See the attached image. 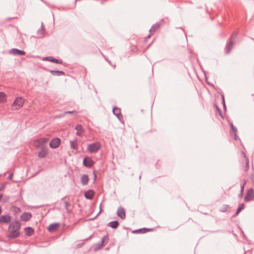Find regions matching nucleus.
<instances>
[{"label":"nucleus","mask_w":254,"mask_h":254,"mask_svg":"<svg viewBox=\"0 0 254 254\" xmlns=\"http://www.w3.org/2000/svg\"><path fill=\"white\" fill-rule=\"evenodd\" d=\"M92 237H93V235H91L89 238L86 239L85 240L87 241L88 240L91 239L92 238Z\"/></svg>","instance_id":"nucleus-42"},{"label":"nucleus","mask_w":254,"mask_h":254,"mask_svg":"<svg viewBox=\"0 0 254 254\" xmlns=\"http://www.w3.org/2000/svg\"><path fill=\"white\" fill-rule=\"evenodd\" d=\"M109 241V236L108 235H105L102 239V240L99 242L103 246L107 245Z\"/></svg>","instance_id":"nucleus-25"},{"label":"nucleus","mask_w":254,"mask_h":254,"mask_svg":"<svg viewBox=\"0 0 254 254\" xmlns=\"http://www.w3.org/2000/svg\"><path fill=\"white\" fill-rule=\"evenodd\" d=\"M51 73L54 75H64L65 74L64 72L63 71H58V70H51Z\"/></svg>","instance_id":"nucleus-30"},{"label":"nucleus","mask_w":254,"mask_h":254,"mask_svg":"<svg viewBox=\"0 0 254 254\" xmlns=\"http://www.w3.org/2000/svg\"><path fill=\"white\" fill-rule=\"evenodd\" d=\"M107 225L113 229H116L119 226V223L118 221L116 220L109 222Z\"/></svg>","instance_id":"nucleus-24"},{"label":"nucleus","mask_w":254,"mask_h":254,"mask_svg":"<svg viewBox=\"0 0 254 254\" xmlns=\"http://www.w3.org/2000/svg\"><path fill=\"white\" fill-rule=\"evenodd\" d=\"M2 196V194H0V201L1 200Z\"/></svg>","instance_id":"nucleus-46"},{"label":"nucleus","mask_w":254,"mask_h":254,"mask_svg":"<svg viewBox=\"0 0 254 254\" xmlns=\"http://www.w3.org/2000/svg\"><path fill=\"white\" fill-rule=\"evenodd\" d=\"M254 197V190L252 189L248 190L246 196L244 198L245 201H249L252 200Z\"/></svg>","instance_id":"nucleus-12"},{"label":"nucleus","mask_w":254,"mask_h":254,"mask_svg":"<svg viewBox=\"0 0 254 254\" xmlns=\"http://www.w3.org/2000/svg\"><path fill=\"white\" fill-rule=\"evenodd\" d=\"M12 177H13V173H11V174L9 175V176L8 177V179H9V180H11V179H12Z\"/></svg>","instance_id":"nucleus-41"},{"label":"nucleus","mask_w":254,"mask_h":254,"mask_svg":"<svg viewBox=\"0 0 254 254\" xmlns=\"http://www.w3.org/2000/svg\"><path fill=\"white\" fill-rule=\"evenodd\" d=\"M24 102V99L22 97H17L15 99L13 102V105H17L19 108H21L23 106Z\"/></svg>","instance_id":"nucleus-14"},{"label":"nucleus","mask_w":254,"mask_h":254,"mask_svg":"<svg viewBox=\"0 0 254 254\" xmlns=\"http://www.w3.org/2000/svg\"><path fill=\"white\" fill-rule=\"evenodd\" d=\"M20 227L21 224L19 221L16 220L11 222L8 227L9 233L7 236V238L9 239H14L19 237Z\"/></svg>","instance_id":"nucleus-1"},{"label":"nucleus","mask_w":254,"mask_h":254,"mask_svg":"<svg viewBox=\"0 0 254 254\" xmlns=\"http://www.w3.org/2000/svg\"><path fill=\"white\" fill-rule=\"evenodd\" d=\"M32 217V215L29 212H24L20 216V219L22 221L26 222L29 221Z\"/></svg>","instance_id":"nucleus-15"},{"label":"nucleus","mask_w":254,"mask_h":254,"mask_svg":"<svg viewBox=\"0 0 254 254\" xmlns=\"http://www.w3.org/2000/svg\"><path fill=\"white\" fill-rule=\"evenodd\" d=\"M117 214L122 219H125L126 217L125 209L122 206H120L117 210Z\"/></svg>","instance_id":"nucleus-9"},{"label":"nucleus","mask_w":254,"mask_h":254,"mask_svg":"<svg viewBox=\"0 0 254 254\" xmlns=\"http://www.w3.org/2000/svg\"><path fill=\"white\" fill-rule=\"evenodd\" d=\"M134 232H140L139 231V229H138V230H137L135 231Z\"/></svg>","instance_id":"nucleus-47"},{"label":"nucleus","mask_w":254,"mask_h":254,"mask_svg":"<svg viewBox=\"0 0 254 254\" xmlns=\"http://www.w3.org/2000/svg\"><path fill=\"white\" fill-rule=\"evenodd\" d=\"M94 194V191L92 190H89L85 192L84 196L88 199H92L93 198Z\"/></svg>","instance_id":"nucleus-19"},{"label":"nucleus","mask_w":254,"mask_h":254,"mask_svg":"<svg viewBox=\"0 0 254 254\" xmlns=\"http://www.w3.org/2000/svg\"><path fill=\"white\" fill-rule=\"evenodd\" d=\"M26 235L28 236H32L34 233V230L32 228L28 227L25 228Z\"/></svg>","instance_id":"nucleus-27"},{"label":"nucleus","mask_w":254,"mask_h":254,"mask_svg":"<svg viewBox=\"0 0 254 254\" xmlns=\"http://www.w3.org/2000/svg\"><path fill=\"white\" fill-rule=\"evenodd\" d=\"M243 154L244 155L243 167L244 171L247 172L249 169V160L248 157L244 152H243Z\"/></svg>","instance_id":"nucleus-10"},{"label":"nucleus","mask_w":254,"mask_h":254,"mask_svg":"<svg viewBox=\"0 0 254 254\" xmlns=\"http://www.w3.org/2000/svg\"><path fill=\"white\" fill-rule=\"evenodd\" d=\"M6 96L3 92H0V103H4L6 102Z\"/></svg>","instance_id":"nucleus-31"},{"label":"nucleus","mask_w":254,"mask_h":254,"mask_svg":"<svg viewBox=\"0 0 254 254\" xmlns=\"http://www.w3.org/2000/svg\"><path fill=\"white\" fill-rule=\"evenodd\" d=\"M11 216L8 215H2L0 216V224L8 223L11 221Z\"/></svg>","instance_id":"nucleus-13"},{"label":"nucleus","mask_w":254,"mask_h":254,"mask_svg":"<svg viewBox=\"0 0 254 254\" xmlns=\"http://www.w3.org/2000/svg\"><path fill=\"white\" fill-rule=\"evenodd\" d=\"M221 98H222V103L223 104H225V98H224V95L223 94H221Z\"/></svg>","instance_id":"nucleus-37"},{"label":"nucleus","mask_w":254,"mask_h":254,"mask_svg":"<svg viewBox=\"0 0 254 254\" xmlns=\"http://www.w3.org/2000/svg\"><path fill=\"white\" fill-rule=\"evenodd\" d=\"M153 230V228L148 229V228H142V229H139V231L140 232V233H146L149 231H151Z\"/></svg>","instance_id":"nucleus-33"},{"label":"nucleus","mask_w":254,"mask_h":254,"mask_svg":"<svg viewBox=\"0 0 254 254\" xmlns=\"http://www.w3.org/2000/svg\"><path fill=\"white\" fill-rule=\"evenodd\" d=\"M70 146L71 148L75 150H77L78 149V143L77 139H74L73 140H70Z\"/></svg>","instance_id":"nucleus-22"},{"label":"nucleus","mask_w":254,"mask_h":254,"mask_svg":"<svg viewBox=\"0 0 254 254\" xmlns=\"http://www.w3.org/2000/svg\"><path fill=\"white\" fill-rule=\"evenodd\" d=\"M230 134L235 140H237V135L236 132H233L232 131H230Z\"/></svg>","instance_id":"nucleus-34"},{"label":"nucleus","mask_w":254,"mask_h":254,"mask_svg":"<svg viewBox=\"0 0 254 254\" xmlns=\"http://www.w3.org/2000/svg\"><path fill=\"white\" fill-rule=\"evenodd\" d=\"M93 175H94V182H95L97 178V175H96V172L95 171L93 172Z\"/></svg>","instance_id":"nucleus-40"},{"label":"nucleus","mask_w":254,"mask_h":254,"mask_svg":"<svg viewBox=\"0 0 254 254\" xmlns=\"http://www.w3.org/2000/svg\"><path fill=\"white\" fill-rule=\"evenodd\" d=\"M163 23L164 20H161L159 22L154 24L149 30V35L145 38H146V40H147V39L149 38L151 35H153L155 32H156L159 29L160 27L163 25Z\"/></svg>","instance_id":"nucleus-5"},{"label":"nucleus","mask_w":254,"mask_h":254,"mask_svg":"<svg viewBox=\"0 0 254 254\" xmlns=\"http://www.w3.org/2000/svg\"><path fill=\"white\" fill-rule=\"evenodd\" d=\"M215 108H216L217 111L219 113V115L220 116H222L221 110L219 109V108L218 107V106L216 104L215 105Z\"/></svg>","instance_id":"nucleus-36"},{"label":"nucleus","mask_w":254,"mask_h":254,"mask_svg":"<svg viewBox=\"0 0 254 254\" xmlns=\"http://www.w3.org/2000/svg\"><path fill=\"white\" fill-rule=\"evenodd\" d=\"M11 52L15 55H20V56L25 55L26 54L25 51H22V50H19L17 49H12L11 50Z\"/></svg>","instance_id":"nucleus-23"},{"label":"nucleus","mask_w":254,"mask_h":254,"mask_svg":"<svg viewBox=\"0 0 254 254\" xmlns=\"http://www.w3.org/2000/svg\"><path fill=\"white\" fill-rule=\"evenodd\" d=\"M75 129L76 130V135L79 136H82L84 134V130L81 125H77L75 127Z\"/></svg>","instance_id":"nucleus-16"},{"label":"nucleus","mask_w":254,"mask_h":254,"mask_svg":"<svg viewBox=\"0 0 254 254\" xmlns=\"http://www.w3.org/2000/svg\"><path fill=\"white\" fill-rule=\"evenodd\" d=\"M48 154V149L45 147H42L40 151L38 153V157L40 158H44Z\"/></svg>","instance_id":"nucleus-18"},{"label":"nucleus","mask_w":254,"mask_h":254,"mask_svg":"<svg viewBox=\"0 0 254 254\" xmlns=\"http://www.w3.org/2000/svg\"><path fill=\"white\" fill-rule=\"evenodd\" d=\"M2 212V208L0 206V214Z\"/></svg>","instance_id":"nucleus-45"},{"label":"nucleus","mask_w":254,"mask_h":254,"mask_svg":"<svg viewBox=\"0 0 254 254\" xmlns=\"http://www.w3.org/2000/svg\"><path fill=\"white\" fill-rule=\"evenodd\" d=\"M230 126L231 127V131L233 132H237V128L234 126L233 125V123H230Z\"/></svg>","instance_id":"nucleus-35"},{"label":"nucleus","mask_w":254,"mask_h":254,"mask_svg":"<svg viewBox=\"0 0 254 254\" xmlns=\"http://www.w3.org/2000/svg\"><path fill=\"white\" fill-rule=\"evenodd\" d=\"M101 148V144L99 142H96L88 145L87 150L90 153H96Z\"/></svg>","instance_id":"nucleus-4"},{"label":"nucleus","mask_w":254,"mask_h":254,"mask_svg":"<svg viewBox=\"0 0 254 254\" xmlns=\"http://www.w3.org/2000/svg\"><path fill=\"white\" fill-rule=\"evenodd\" d=\"M94 161L90 157H85L83 161V164L87 168H91L94 165Z\"/></svg>","instance_id":"nucleus-11"},{"label":"nucleus","mask_w":254,"mask_h":254,"mask_svg":"<svg viewBox=\"0 0 254 254\" xmlns=\"http://www.w3.org/2000/svg\"><path fill=\"white\" fill-rule=\"evenodd\" d=\"M89 180V177L86 174H83L81 177V182L83 186L87 185L88 183Z\"/></svg>","instance_id":"nucleus-21"},{"label":"nucleus","mask_w":254,"mask_h":254,"mask_svg":"<svg viewBox=\"0 0 254 254\" xmlns=\"http://www.w3.org/2000/svg\"><path fill=\"white\" fill-rule=\"evenodd\" d=\"M146 38L140 39L137 42V46L132 45L130 48V50L134 53H137L139 51H144L149 47V45H146Z\"/></svg>","instance_id":"nucleus-2"},{"label":"nucleus","mask_w":254,"mask_h":254,"mask_svg":"<svg viewBox=\"0 0 254 254\" xmlns=\"http://www.w3.org/2000/svg\"><path fill=\"white\" fill-rule=\"evenodd\" d=\"M45 26H44V24L43 23H42L40 29H39L37 31V36L39 38L43 37L44 36V35H45Z\"/></svg>","instance_id":"nucleus-20"},{"label":"nucleus","mask_w":254,"mask_h":254,"mask_svg":"<svg viewBox=\"0 0 254 254\" xmlns=\"http://www.w3.org/2000/svg\"><path fill=\"white\" fill-rule=\"evenodd\" d=\"M236 36V34L233 33L229 39V40L227 42L226 46L224 48V52L225 54L228 55L230 53L235 44L234 40Z\"/></svg>","instance_id":"nucleus-3"},{"label":"nucleus","mask_w":254,"mask_h":254,"mask_svg":"<svg viewBox=\"0 0 254 254\" xmlns=\"http://www.w3.org/2000/svg\"><path fill=\"white\" fill-rule=\"evenodd\" d=\"M231 208L230 206L228 204H224L220 209L219 211L222 212H227Z\"/></svg>","instance_id":"nucleus-28"},{"label":"nucleus","mask_w":254,"mask_h":254,"mask_svg":"<svg viewBox=\"0 0 254 254\" xmlns=\"http://www.w3.org/2000/svg\"><path fill=\"white\" fill-rule=\"evenodd\" d=\"M4 186H3V187H0V190H3V189H4Z\"/></svg>","instance_id":"nucleus-44"},{"label":"nucleus","mask_w":254,"mask_h":254,"mask_svg":"<svg viewBox=\"0 0 254 254\" xmlns=\"http://www.w3.org/2000/svg\"><path fill=\"white\" fill-rule=\"evenodd\" d=\"M244 186H245V184H244L243 185H242L241 187V194H243V191L244 190Z\"/></svg>","instance_id":"nucleus-39"},{"label":"nucleus","mask_w":254,"mask_h":254,"mask_svg":"<svg viewBox=\"0 0 254 254\" xmlns=\"http://www.w3.org/2000/svg\"><path fill=\"white\" fill-rule=\"evenodd\" d=\"M61 142V140L59 138H53L50 142V146L52 148L56 149L60 145Z\"/></svg>","instance_id":"nucleus-8"},{"label":"nucleus","mask_w":254,"mask_h":254,"mask_svg":"<svg viewBox=\"0 0 254 254\" xmlns=\"http://www.w3.org/2000/svg\"><path fill=\"white\" fill-rule=\"evenodd\" d=\"M223 106L224 109H225L226 108V104H223Z\"/></svg>","instance_id":"nucleus-43"},{"label":"nucleus","mask_w":254,"mask_h":254,"mask_svg":"<svg viewBox=\"0 0 254 254\" xmlns=\"http://www.w3.org/2000/svg\"><path fill=\"white\" fill-rule=\"evenodd\" d=\"M113 113L122 124H124V119L120 108L117 107H114L113 109Z\"/></svg>","instance_id":"nucleus-7"},{"label":"nucleus","mask_w":254,"mask_h":254,"mask_svg":"<svg viewBox=\"0 0 254 254\" xmlns=\"http://www.w3.org/2000/svg\"><path fill=\"white\" fill-rule=\"evenodd\" d=\"M59 226V224L58 223H53L51 224L48 228V230L50 232H53L56 230L58 227Z\"/></svg>","instance_id":"nucleus-26"},{"label":"nucleus","mask_w":254,"mask_h":254,"mask_svg":"<svg viewBox=\"0 0 254 254\" xmlns=\"http://www.w3.org/2000/svg\"><path fill=\"white\" fill-rule=\"evenodd\" d=\"M103 246L100 243H97L93 245L92 248L94 251L96 252L100 250Z\"/></svg>","instance_id":"nucleus-29"},{"label":"nucleus","mask_w":254,"mask_h":254,"mask_svg":"<svg viewBox=\"0 0 254 254\" xmlns=\"http://www.w3.org/2000/svg\"><path fill=\"white\" fill-rule=\"evenodd\" d=\"M43 61H48L53 62L54 63L62 64V61L53 58V57H47L43 59Z\"/></svg>","instance_id":"nucleus-17"},{"label":"nucleus","mask_w":254,"mask_h":254,"mask_svg":"<svg viewBox=\"0 0 254 254\" xmlns=\"http://www.w3.org/2000/svg\"><path fill=\"white\" fill-rule=\"evenodd\" d=\"M244 206H245V205L244 203H242V204H240L238 206V208H237V210L235 214H234V216H237L239 214L240 211L244 208Z\"/></svg>","instance_id":"nucleus-32"},{"label":"nucleus","mask_w":254,"mask_h":254,"mask_svg":"<svg viewBox=\"0 0 254 254\" xmlns=\"http://www.w3.org/2000/svg\"><path fill=\"white\" fill-rule=\"evenodd\" d=\"M49 141V139L48 138H41L38 139L36 140L34 142V145L37 148H42L44 147L43 146L45 144L47 143Z\"/></svg>","instance_id":"nucleus-6"},{"label":"nucleus","mask_w":254,"mask_h":254,"mask_svg":"<svg viewBox=\"0 0 254 254\" xmlns=\"http://www.w3.org/2000/svg\"><path fill=\"white\" fill-rule=\"evenodd\" d=\"M73 113H76V111H66L64 112V115L67 114H72Z\"/></svg>","instance_id":"nucleus-38"}]
</instances>
